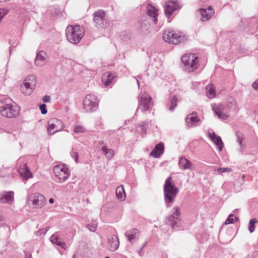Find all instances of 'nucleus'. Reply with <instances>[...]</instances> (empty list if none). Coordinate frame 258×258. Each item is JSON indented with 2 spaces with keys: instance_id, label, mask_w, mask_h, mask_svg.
<instances>
[{
  "instance_id": "57",
  "label": "nucleus",
  "mask_w": 258,
  "mask_h": 258,
  "mask_svg": "<svg viewBox=\"0 0 258 258\" xmlns=\"http://www.w3.org/2000/svg\"><path fill=\"white\" fill-rule=\"evenodd\" d=\"M147 242H145L141 248L143 249L146 246Z\"/></svg>"
},
{
  "instance_id": "55",
  "label": "nucleus",
  "mask_w": 258,
  "mask_h": 258,
  "mask_svg": "<svg viewBox=\"0 0 258 258\" xmlns=\"http://www.w3.org/2000/svg\"><path fill=\"white\" fill-rule=\"evenodd\" d=\"M142 250H143V249L140 248V249H139V250L137 251L138 253L140 255H141V253H142Z\"/></svg>"
},
{
  "instance_id": "4",
  "label": "nucleus",
  "mask_w": 258,
  "mask_h": 258,
  "mask_svg": "<svg viewBox=\"0 0 258 258\" xmlns=\"http://www.w3.org/2000/svg\"><path fill=\"white\" fill-rule=\"evenodd\" d=\"M198 56L194 53L184 54L181 57L184 70L188 72L194 71L198 66Z\"/></svg>"
},
{
  "instance_id": "42",
  "label": "nucleus",
  "mask_w": 258,
  "mask_h": 258,
  "mask_svg": "<svg viewBox=\"0 0 258 258\" xmlns=\"http://www.w3.org/2000/svg\"><path fill=\"white\" fill-rule=\"evenodd\" d=\"M216 115L219 118L223 120L227 119L229 116L228 115L227 113H224V111L220 112V111H218V113H217Z\"/></svg>"
},
{
  "instance_id": "60",
  "label": "nucleus",
  "mask_w": 258,
  "mask_h": 258,
  "mask_svg": "<svg viewBox=\"0 0 258 258\" xmlns=\"http://www.w3.org/2000/svg\"><path fill=\"white\" fill-rule=\"evenodd\" d=\"M245 177L244 174H243L242 176V178L243 179Z\"/></svg>"
},
{
  "instance_id": "8",
  "label": "nucleus",
  "mask_w": 258,
  "mask_h": 258,
  "mask_svg": "<svg viewBox=\"0 0 258 258\" xmlns=\"http://www.w3.org/2000/svg\"><path fill=\"white\" fill-rule=\"evenodd\" d=\"M93 22L98 29H104L107 27L108 22L105 18V13L102 10L95 12L93 15Z\"/></svg>"
},
{
  "instance_id": "19",
  "label": "nucleus",
  "mask_w": 258,
  "mask_h": 258,
  "mask_svg": "<svg viewBox=\"0 0 258 258\" xmlns=\"http://www.w3.org/2000/svg\"><path fill=\"white\" fill-rule=\"evenodd\" d=\"M209 137L216 144L220 151H221L224 146L221 138L217 136L214 132L209 133Z\"/></svg>"
},
{
  "instance_id": "21",
  "label": "nucleus",
  "mask_w": 258,
  "mask_h": 258,
  "mask_svg": "<svg viewBox=\"0 0 258 258\" xmlns=\"http://www.w3.org/2000/svg\"><path fill=\"white\" fill-rule=\"evenodd\" d=\"M46 53L44 51H39L35 59V64L37 67H42L45 63Z\"/></svg>"
},
{
  "instance_id": "46",
  "label": "nucleus",
  "mask_w": 258,
  "mask_h": 258,
  "mask_svg": "<svg viewBox=\"0 0 258 258\" xmlns=\"http://www.w3.org/2000/svg\"><path fill=\"white\" fill-rule=\"evenodd\" d=\"M216 171L219 172L221 173H224V172H230L232 171V169L230 168H223V167H220L217 168Z\"/></svg>"
},
{
  "instance_id": "61",
  "label": "nucleus",
  "mask_w": 258,
  "mask_h": 258,
  "mask_svg": "<svg viewBox=\"0 0 258 258\" xmlns=\"http://www.w3.org/2000/svg\"><path fill=\"white\" fill-rule=\"evenodd\" d=\"M105 258H109V256H106Z\"/></svg>"
},
{
  "instance_id": "36",
  "label": "nucleus",
  "mask_w": 258,
  "mask_h": 258,
  "mask_svg": "<svg viewBox=\"0 0 258 258\" xmlns=\"http://www.w3.org/2000/svg\"><path fill=\"white\" fill-rule=\"evenodd\" d=\"M55 176L58 177V178L59 179V181L61 182H64L66 181L70 176V174H68L67 173H58L57 174H55Z\"/></svg>"
},
{
  "instance_id": "10",
  "label": "nucleus",
  "mask_w": 258,
  "mask_h": 258,
  "mask_svg": "<svg viewBox=\"0 0 258 258\" xmlns=\"http://www.w3.org/2000/svg\"><path fill=\"white\" fill-rule=\"evenodd\" d=\"M179 9L178 5L173 1L167 2L165 4L164 13L166 17L170 18L173 13L176 10Z\"/></svg>"
},
{
  "instance_id": "51",
  "label": "nucleus",
  "mask_w": 258,
  "mask_h": 258,
  "mask_svg": "<svg viewBox=\"0 0 258 258\" xmlns=\"http://www.w3.org/2000/svg\"><path fill=\"white\" fill-rule=\"evenodd\" d=\"M42 100L44 102H48L50 100V97L48 95H45L43 97Z\"/></svg>"
},
{
  "instance_id": "32",
  "label": "nucleus",
  "mask_w": 258,
  "mask_h": 258,
  "mask_svg": "<svg viewBox=\"0 0 258 258\" xmlns=\"http://www.w3.org/2000/svg\"><path fill=\"white\" fill-rule=\"evenodd\" d=\"M206 90H207V96L209 98H212L215 96L216 92H215V88L213 85L211 84L210 85H208L206 88Z\"/></svg>"
},
{
  "instance_id": "5",
  "label": "nucleus",
  "mask_w": 258,
  "mask_h": 258,
  "mask_svg": "<svg viewBox=\"0 0 258 258\" xmlns=\"http://www.w3.org/2000/svg\"><path fill=\"white\" fill-rule=\"evenodd\" d=\"M98 102L99 100L96 96L88 94L83 100V108L87 112H93L97 109Z\"/></svg>"
},
{
  "instance_id": "34",
  "label": "nucleus",
  "mask_w": 258,
  "mask_h": 258,
  "mask_svg": "<svg viewBox=\"0 0 258 258\" xmlns=\"http://www.w3.org/2000/svg\"><path fill=\"white\" fill-rule=\"evenodd\" d=\"M86 131V128L83 125L76 124L74 126V132L75 134L84 133Z\"/></svg>"
},
{
  "instance_id": "45",
  "label": "nucleus",
  "mask_w": 258,
  "mask_h": 258,
  "mask_svg": "<svg viewBox=\"0 0 258 258\" xmlns=\"http://www.w3.org/2000/svg\"><path fill=\"white\" fill-rule=\"evenodd\" d=\"M213 109L215 114H217V113H218V111H220V112H223L224 106L222 104H219L217 105L216 107H213Z\"/></svg>"
},
{
  "instance_id": "24",
  "label": "nucleus",
  "mask_w": 258,
  "mask_h": 258,
  "mask_svg": "<svg viewBox=\"0 0 258 258\" xmlns=\"http://www.w3.org/2000/svg\"><path fill=\"white\" fill-rule=\"evenodd\" d=\"M173 35L171 37L170 43L177 44L180 42L185 41L187 39L185 36H182L181 34L176 33L173 31Z\"/></svg>"
},
{
  "instance_id": "29",
  "label": "nucleus",
  "mask_w": 258,
  "mask_h": 258,
  "mask_svg": "<svg viewBox=\"0 0 258 258\" xmlns=\"http://www.w3.org/2000/svg\"><path fill=\"white\" fill-rule=\"evenodd\" d=\"M116 196L117 198L120 201H123L124 200L125 194L122 185L119 186L116 188Z\"/></svg>"
},
{
  "instance_id": "43",
  "label": "nucleus",
  "mask_w": 258,
  "mask_h": 258,
  "mask_svg": "<svg viewBox=\"0 0 258 258\" xmlns=\"http://www.w3.org/2000/svg\"><path fill=\"white\" fill-rule=\"evenodd\" d=\"M25 81L28 82L30 81L33 85H35L36 84V78L35 76L33 75H31L28 76Z\"/></svg>"
},
{
  "instance_id": "22",
  "label": "nucleus",
  "mask_w": 258,
  "mask_h": 258,
  "mask_svg": "<svg viewBox=\"0 0 258 258\" xmlns=\"http://www.w3.org/2000/svg\"><path fill=\"white\" fill-rule=\"evenodd\" d=\"M115 76L109 72L104 73L102 76V81L105 86H109L112 82Z\"/></svg>"
},
{
  "instance_id": "26",
  "label": "nucleus",
  "mask_w": 258,
  "mask_h": 258,
  "mask_svg": "<svg viewBox=\"0 0 258 258\" xmlns=\"http://www.w3.org/2000/svg\"><path fill=\"white\" fill-rule=\"evenodd\" d=\"M24 87H21L22 92L25 95H30L32 92V90L33 89V85L31 82H27L24 81Z\"/></svg>"
},
{
  "instance_id": "58",
  "label": "nucleus",
  "mask_w": 258,
  "mask_h": 258,
  "mask_svg": "<svg viewBox=\"0 0 258 258\" xmlns=\"http://www.w3.org/2000/svg\"><path fill=\"white\" fill-rule=\"evenodd\" d=\"M12 47H10V48H9V52H10V54L12 52Z\"/></svg>"
},
{
  "instance_id": "33",
  "label": "nucleus",
  "mask_w": 258,
  "mask_h": 258,
  "mask_svg": "<svg viewBox=\"0 0 258 258\" xmlns=\"http://www.w3.org/2000/svg\"><path fill=\"white\" fill-rule=\"evenodd\" d=\"M177 98L176 96H172V98L170 100L169 110L171 111L174 110V108L177 106Z\"/></svg>"
},
{
  "instance_id": "15",
  "label": "nucleus",
  "mask_w": 258,
  "mask_h": 258,
  "mask_svg": "<svg viewBox=\"0 0 258 258\" xmlns=\"http://www.w3.org/2000/svg\"><path fill=\"white\" fill-rule=\"evenodd\" d=\"M20 163V159L18 160V172L21 176L28 178L29 177H31L32 176V173L30 172L29 169L27 166L26 163H23L22 165H19Z\"/></svg>"
},
{
  "instance_id": "17",
  "label": "nucleus",
  "mask_w": 258,
  "mask_h": 258,
  "mask_svg": "<svg viewBox=\"0 0 258 258\" xmlns=\"http://www.w3.org/2000/svg\"><path fill=\"white\" fill-rule=\"evenodd\" d=\"M164 145L162 142L156 144L150 152V156L157 158H159L164 153Z\"/></svg>"
},
{
  "instance_id": "47",
  "label": "nucleus",
  "mask_w": 258,
  "mask_h": 258,
  "mask_svg": "<svg viewBox=\"0 0 258 258\" xmlns=\"http://www.w3.org/2000/svg\"><path fill=\"white\" fill-rule=\"evenodd\" d=\"M8 11L7 10L4 9H0V22L4 18V17L8 14Z\"/></svg>"
},
{
  "instance_id": "40",
  "label": "nucleus",
  "mask_w": 258,
  "mask_h": 258,
  "mask_svg": "<svg viewBox=\"0 0 258 258\" xmlns=\"http://www.w3.org/2000/svg\"><path fill=\"white\" fill-rule=\"evenodd\" d=\"M120 36L123 41H127L131 38V34L126 31L121 32Z\"/></svg>"
},
{
  "instance_id": "16",
  "label": "nucleus",
  "mask_w": 258,
  "mask_h": 258,
  "mask_svg": "<svg viewBox=\"0 0 258 258\" xmlns=\"http://www.w3.org/2000/svg\"><path fill=\"white\" fill-rule=\"evenodd\" d=\"M178 164L179 168L182 170H193L195 167V165L184 157L180 158Z\"/></svg>"
},
{
  "instance_id": "50",
  "label": "nucleus",
  "mask_w": 258,
  "mask_h": 258,
  "mask_svg": "<svg viewBox=\"0 0 258 258\" xmlns=\"http://www.w3.org/2000/svg\"><path fill=\"white\" fill-rule=\"evenodd\" d=\"M47 231V228H44L38 231V233L39 235L45 234Z\"/></svg>"
},
{
  "instance_id": "41",
  "label": "nucleus",
  "mask_w": 258,
  "mask_h": 258,
  "mask_svg": "<svg viewBox=\"0 0 258 258\" xmlns=\"http://www.w3.org/2000/svg\"><path fill=\"white\" fill-rule=\"evenodd\" d=\"M150 27L149 20H143L141 23V28L143 30H148Z\"/></svg>"
},
{
  "instance_id": "48",
  "label": "nucleus",
  "mask_w": 258,
  "mask_h": 258,
  "mask_svg": "<svg viewBox=\"0 0 258 258\" xmlns=\"http://www.w3.org/2000/svg\"><path fill=\"white\" fill-rule=\"evenodd\" d=\"M46 107V105L45 104H41L39 106V108L41 110V113L43 114H45L47 112Z\"/></svg>"
},
{
  "instance_id": "14",
  "label": "nucleus",
  "mask_w": 258,
  "mask_h": 258,
  "mask_svg": "<svg viewBox=\"0 0 258 258\" xmlns=\"http://www.w3.org/2000/svg\"><path fill=\"white\" fill-rule=\"evenodd\" d=\"M29 200L32 202L34 205L37 207H41L45 201V198L42 195L39 193H35L30 195Z\"/></svg>"
},
{
  "instance_id": "7",
  "label": "nucleus",
  "mask_w": 258,
  "mask_h": 258,
  "mask_svg": "<svg viewBox=\"0 0 258 258\" xmlns=\"http://www.w3.org/2000/svg\"><path fill=\"white\" fill-rule=\"evenodd\" d=\"M138 102L137 112L139 110L142 112L148 111L153 106L152 98L146 93L140 94L138 96Z\"/></svg>"
},
{
  "instance_id": "56",
  "label": "nucleus",
  "mask_w": 258,
  "mask_h": 258,
  "mask_svg": "<svg viewBox=\"0 0 258 258\" xmlns=\"http://www.w3.org/2000/svg\"><path fill=\"white\" fill-rule=\"evenodd\" d=\"M49 202L50 204H53L54 203V200L53 198H50L49 199Z\"/></svg>"
},
{
  "instance_id": "53",
  "label": "nucleus",
  "mask_w": 258,
  "mask_h": 258,
  "mask_svg": "<svg viewBox=\"0 0 258 258\" xmlns=\"http://www.w3.org/2000/svg\"><path fill=\"white\" fill-rule=\"evenodd\" d=\"M207 10L208 12V11H209V12H214L213 7L212 6H209Z\"/></svg>"
},
{
  "instance_id": "39",
  "label": "nucleus",
  "mask_w": 258,
  "mask_h": 258,
  "mask_svg": "<svg viewBox=\"0 0 258 258\" xmlns=\"http://www.w3.org/2000/svg\"><path fill=\"white\" fill-rule=\"evenodd\" d=\"M258 221L255 219H251L250 220L249 222V227L248 229L250 233L253 232L255 229L254 224L257 223Z\"/></svg>"
},
{
  "instance_id": "62",
  "label": "nucleus",
  "mask_w": 258,
  "mask_h": 258,
  "mask_svg": "<svg viewBox=\"0 0 258 258\" xmlns=\"http://www.w3.org/2000/svg\"><path fill=\"white\" fill-rule=\"evenodd\" d=\"M75 255H74L73 258H75Z\"/></svg>"
},
{
  "instance_id": "25",
  "label": "nucleus",
  "mask_w": 258,
  "mask_h": 258,
  "mask_svg": "<svg viewBox=\"0 0 258 258\" xmlns=\"http://www.w3.org/2000/svg\"><path fill=\"white\" fill-rule=\"evenodd\" d=\"M199 13L201 15V21L205 22L208 21L212 17L214 12H208L206 9H201L199 10Z\"/></svg>"
},
{
  "instance_id": "30",
  "label": "nucleus",
  "mask_w": 258,
  "mask_h": 258,
  "mask_svg": "<svg viewBox=\"0 0 258 258\" xmlns=\"http://www.w3.org/2000/svg\"><path fill=\"white\" fill-rule=\"evenodd\" d=\"M149 121H145L142 122L141 124H139L137 125V128L139 131L141 132L146 133L148 128Z\"/></svg>"
},
{
  "instance_id": "11",
  "label": "nucleus",
  "mask_w": 258,
  "mask_h": 258,
  "mask_svg": "<svg viewBox=\"0 0 258 258\" xmlns=\"http://www.w3.org/2000/svg\"><path fill=\"white\" fill-rule=\"evenodd\" d=\"M14 201V192L13 191H2L0 192V203L11 205Z\"/></svg>"
},
{
  "instance_id": "54",
  "label": "nucleus",
  "mask_w": 258,
  "mask_h": 258,
  "mask_svg": "<svg viewBox=\"0 0 258 258\" xmlns=\"http://www.w3.org/2000/svg\"><path fill=\"white\" fill-rule=\"evenodd\" d=\"M99 145L100 146V148H101V147L103 146H105L104 145V142L103 141H99Z\"/></svg>"
},
{
  "instance_id": "38",
  "label": "nucleus",
  "mask_w": 258,
  "mask_h": 258,
  "mask_svg": "<svg viewBox=\"0 0 258 258\" xmlns=\"http://www.w3.org/2000/svg\"><path fill=\"white\" fill-rule=\"evenodd\" d=\"M236 137H237V141L238 142L240 148H243V145L242 144V141L244 139V135L242 133L237 132L236 133Z\"/></svg>"
},
{
  "instance_id": "35",
  "label": "nucleus",
  "mask_w": 258,
  "mask_h": 258,
  "mask_svg": "<svg viewBox=\"0 0 258 258\" xmlns=\"http://www.w3.org/2000/svg\"><path fill=\"white\" fill-rule=\"evenodd\" d=\"M70 155L71 157L74 159L76 163H78L79 162V155L78 153V150L76 148H72V150L70 152Z\"/></svg>"
},
{
  "instance_id": "44",
  "label": "nucleus",
  "mask_w": 258,
  "mask_h": 258,
  "mask_svg": "<svg viewBox=\"0 0 258 258\" xmlns=\"http://www.w3.org/2000/svg\"><path fill=\"white\" fill-rule=\"evenodd\" d=\"M87 227L91 232H95L96 230L97 224L95 221L93 222L91 224L87 225Z\"/></svg>"
},
{
  "instance_id": "52",
  "label": "nucleus",
  "mask_w": 258,
  "mask_h": 258,
  "mask_svg": "<svg viewBox=\"0 0 258 258\" xmlns=\"http://www.w3.org/2000/svg\"><path fill=\"white\" fill-rule=\"evenodd\" d=\"M26 258H32V255L29 252H25Z\"/></svg>"
},
{
  "instance_id": "28",
  "label": "nucleus",
  "mask_w": 258,
  "mask_h": 258,
  "mask_svg": "<svg viewBox=\"0 0 258 258\" xmlns=\"http://www.w3.org/2000/svg\"><path fill=\"white\" fill-rule=\"evenodd\" d=\"M53 171L54 174H57L60 172L63 173L64 174V173L70 174L68 168L64 165H56L54 166Z\"/></svg>"
},
{
  "instance_id": "23",
  "label": "nucleus",
  "mask_w": 258,
  "mask_h": 258,
  "mask_svg": "<svg viewBox=\"0 0 258 258\" xmlns=\"http://www.w3.org/2000/svg\"><path fill=\"white\" fill-rule=\"evenodd\" d=\"M50 240L53 244H55L63 249L66 248V243L61 241L60 238L59 237L58 232H55L54 234L51 235L50 237Z\"/></svg>"
},
{
  "instance_id": "13",
  "label": "nucleus",
  "mask_w": 258,
  "mask_h": 258,
  "mask_svg": "<svg viewBox=\"0 0 258 258\" xmlns=\"http://www.w3.org/2000/svg\"><path fill=\"white\" fill-rule=\"evenodd\" d=\"M200 122H201V120L195 111L188 114L185 120L186 125L189 127L198 125V123Z\"/></svg>"
},
{
  "instance_id": "59",
  "label": "nucleus",
  "mask_w": 258,
  "mask_h": 258,
  "mask_svg": "<svg viewBox=\"0 0 258 258\" xmlns=\"http://www.w3.org/2000/svg\"><path fill=\"white\" fill-rule=\"evenodd\" d=\"M136 80H137V84H138V86H139V82L138 79H137Z\"/></svg>"
},
{
  "instance_id": "37",
  "label": "nucleus",
  "mask_w": 258,
  "mask_h": 258,
  "mask_svg": "<svg viewBox=\"0 0 258 258\" xmlns=\"http://www.w3.org/2000/svg\"><path fill=\"white\" fill-rule=\"evenodd\" d=\"M237 220V217L234 214H231L229 215L226 220L225 221V225L233 224Z\"/></svg>"
},
{
  "instance_id": "12",
  "label": "nucleus",
  "mask_w": 258,
  "mask_h": 258,
  "mask_svg": "<svg viewBox=\"0 0 258 258\" xmlns=\"http://www.w3.org/2000/svg\"><path fill=\"white\" fill-rule=\"evenodd\" d=\"M147 14L150 17L154 24L158 22V9L152 4L148 3L146 6Z\"/></svg>"
},
{
  "instance_id": "3",
  "label": "nucleus",
  "mask_w": 258,
  "mask_h": 258,
  "mask_svg": "<svg viewBox=\"0 0 258 258\" xmlns=\"http://www.w3.org/2000/svg\"><path fill=\"white\" fill-rule=\"evenodd\" d=\"M84 34V29L79 25H70L66 30L67 38L73 44L78 43L83 38Z\"/></svg>"
},
{
  "instance_id": "6",
  "label": "nucleus",
  "mask_w": 258,
  "mask_h": 258,
  "mask_svg": "<svg viewBox=\"0 0 258 258\" xmlns=\"http://www.w3.org/2000/svg\"><path fill=\"white\" fill-rule=\"evenodd\" d=\"M174 210L172 215L168 217L166 220V223L175 230H178L181 225V220L180 218V209L175 207L173 209Z\"/></svg>"
},
{
  "instance_id": "20",
  "label": "nucleus",
  "mask_w": 258,
  "mask_h": 258,
  "mask_svg": "<svg viewBox=\"0 0 258 258\" xmlns=\"http://www.w3.org/2000/svg\"><path fill=\"white\" fill-rule=\"evenodd\" d=\"M125 235L127 238L128 240L133 243L135 242L136 239L138 238L139 236V231L138 229L136 228H133L131 230H127L125 233Z\"/></svg>"
},
{
  "instance_id": "9",
  "label": "nucleus",
  "mask_w": 258,
  "mask_h": 258,
  "mask_svg": "<svg viewBox=\"0 0 258 258\" xmlns=\"http://www.w3.org/2000/svg\"><path fill=\"white\" fill-rule=\"evenodd\" d=\"M64 127L62 121L56 118H52L48 121L47 132L49 135H53L60 131Z\"/></svg>"
},
{
  "instance_id": "27",
  "label": "nucleus",
  "mask_w": 258,
  "mask_h": 258,
  "mask_svg": "<svg viewBox=\"0 0 258 258\" xmlns=\"http://www.w3.org/2000/svg\"><path fill=\"white\" fill-rule=\"evenodd\" d=\"M101 151H102L106 158L110 160L115 154L114 151L111 149H108L106 146H103L101 147Z\"/></svg>"
},
{
  "instance_id": "31",
  "label": "nucleus",
  "mask_w": 258,
  "mask_h": 258,
  "mask_svg": "<svg viewBox=\"0 0 258 258\" xmlns=\"http://www.w3.org/2000/svg\"><path fill=\"white\" fill-rule=\"evenodd\" d=\"M172 36H173V31L166 30H165L163 32V39H164V40L165 42H168L170 43V39Z\"/></svg>"
},
{
  "instance_id": "1",
  "label": "nucleus",
  "mask_w": 258,
  "mask_h": 258,
  "mask_svg": "<svg viewBox=\"0 0 258 258\" xmlns=\"http://www.w3.org/2000/svg\"><path fill=\"white\" fill-rule=\"evenodd\" d=\"M20 107L9 98L0 100V113L7 118H14L18 116Z\"/></svg>"
},
{
  "instance_id": "49",
  "label": "nucleus",
  "mask_w": 258,
  "mask_h": 258,
  "mask_svg": "<svg viewBox=\"0 0 258 258\" xmlns=\"http://www.w3.org/2000/svg\"><path fill=\"white\" fill-rule=\"evenodd\" d=\"M252 87L254 90L258 91V79L252 83Z\"/></svg>"
},
{
  "instance_id": "18",
  "label": "nucleus",
  "mask_w": 258,
  "mask_h": 258,
  "mask_svg": "<svg viewBox=\"0 0 258 258\" xmlns=\"http://www.w3.org/2000/svg\"><path fill=\"white\" fill-rule=\"evenodd\" d=\"M119 245V241L118 237L116 235H112L108 240L107 246L111 251L116 250Z\"/></svg>"
},
{
  "instance_id": "2",
  "label": "nucleus",
  "mask_w": 258,
  "mask_h": 258,
  "mask_svg": "<svg viewBox=\"0 0 258 258\" xmlns=\"http://www.w3.org/2000/svg\"><path fill=\"white\" fill-rule=\"evenodd\" d=\"M164 201L167 207H170L171 204L174 201L179 189L172 182V177L169 176L166 180L163 187Z\"/></svg>"
}]
</instances>
